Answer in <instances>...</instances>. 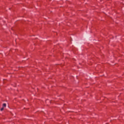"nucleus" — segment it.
Instances as JSON below:
<instances>
[{"label": "nucleus", "instance_id": "1", "mask_svg": "<svg viewBox=\"0 0 124 124\" xmlns=\"http://www.w3.org/2000/svg\"><path fill=\"white\" fill-rule=\"evenodd\" d=\"M2 106H3V108L6 107V104L5 103L3 104Z\"/></svg>", "mask_w": 124, "mask_h": 124}, {"label": "nucleus", "instance_id": "2", "mask_svg": "<svg viewBox=\"0 0 124 124\" xmlns=\"http://www.w3.org/2000/svg\"><path fill=\"white\" fill-rule=\"evenodd\" d=\"M4 109V108L3 107L2 108H0V111H3V109Z\"/></svg>", "mask_w": 124, "mask_h": 124}]
</instances>
